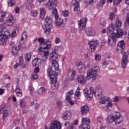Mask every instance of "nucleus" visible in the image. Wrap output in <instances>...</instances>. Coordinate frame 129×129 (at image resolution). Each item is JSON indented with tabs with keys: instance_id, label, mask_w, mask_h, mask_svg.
<instances>
[{
	"instance_id": "nucleus-38",
	"label": "nucleus",
	"mask_w": 129,
	"mask_h": 129,
	"mask_svg": "<svg viewBox=\"0 0 129 129\" xmlns=\"http://www.w3.org/2000/svg\"><path fill=\"white\" fill-rule=\"evenodd\" d=\"M8 7H15L16 6V0H8Z\"/></svg>"
},
{
	"instance_id": "nucleus-30",
	"label": "nucleus",
	"mask_w": 129,
	"mask_h": 129,
	"mask_svg": "<svg viewBox=\"0 0 129 129\" xmlns=\"http://www.w3.org/2000/svg\"><path fill=\"white\" fill-rule=\"evenodd\" d=\"M15 92L16 96H17L18 97H22V96H23V93L22 92V90L20 89V87L18 85L16 86Z\"/></svg>"
},
{
	"instance_id": "nucleus-5",
	"label": "nucleus",
	"mask_w": 129,
	"mask_h": 129,
	"mask_svg": "<svg viewBox=\"0 0 129 129\" xmlns=\"http://www.w3.org/2000/svg\"><path fill=\"white\" fill-rule=\"evenodd\" d=\"M56 71H55L52 66H49L47 70V75L49 76V78L53 84L56 83L57 81V77L55 75V72H56Z\"/></svg>"
},
{
	"instance_id": "nucleus-62",
	"label": "nucleus",
	"mask_w": 129,
	"mask_h": 129,
	"mask_svg": "<svg viewBox=\"0 0 129 129\" xmlns=\"http://www.w3.org/2000/svg\"><path fill=\"white\" fill-rule=\"evenodd\" d=\"M68 129H75V126H74V124L71 123L70 124V126L68 127Z\"/></svg>"
},
{
	"instance_id": "nucleus-64",
	"label": "nucleus",
	"mask_w": 129,
	"mask_h": 129,
	"mask_svg": "<svg viewBox=\"0 0 129 129\" xmlns=\"http://www.w3.org/2000/svg\"><path fill=\"white\" fill-rule=\"evenodd\" d=\"M8 116L9 115L8 114V113H3V115L2 116V119L3 120H5V119H6V118L8 117Z\"/></svg>"
},
{
	"instance_id": "nucleus-23",
	"label": "nucleus",
	"mask_w": 129,
	"mask_h": 129,
	"mask_svg": "<svg viewBox=\"0 0 129 129\" xmlns=\"http://www.w3.org/2000/svg\"><path fill=\"white\" fill-rule=\"evenodd\" d=\"M74 94V91L71 90L70 91H68L66 94V100L67 101H70L72 99V95Z\"/></svg>"
},
{
	"instance_id": "nucleus-32",
	"label": "nucleus",
	"mask_w": 129,
	"mask_h": 129,
	"mask_svg": "<svg viewBox=\"0 0 129 129\" xmlns=\"http://www.w3.org/2000/svg\"><path fill=\"white\" fill-rule=\"evenodd\" d=\"M121 26H122V23L121 22L119 17H117L116 19L115 22V27L117 29H120L121 28Z\"/></svg>"
},
{
	"instance_id": "nucleus-1",
	"label": "nucleus",
	"mask_w": 129,
	"mask_h": 129,
	"mask_svg": "<svg viewBox=\"0 0 129 129\" xmlns=\"http://www.w3.org/2000/svg\"><path fill=\"white\" fill-rule=\"evenodd\" d=\"M7 21L8 26H13V24L15 23V19H14V16L11 13L5 12H0V23Z\"/></svg>"
},
{
	"instance_id": "nucleus-40",
	"label": "nucleus",
	"mask_w": 129,
	"mask_h": 129,
	"mask_svg": "<svg viewBox=\"0 0 129 129\" xmlns=\"http://www.w3.org/2000/svg\"><path fill=\"white\" fill-rule=\"evenodd\" d=\"M62 117L63 118V119H64V120H67V119H70V118H71V115L68 113L63 114L62 115Z\"/></svg>"
},
{
	"instance_id": "nucleus-54",
	"label": "nucleus",
	"mask_w": 129,
	"mask_h": 129,
	"mask_svg": "<svg viewBox=\"0 0 129 129\" xmlns=\"http://www.w3.org/2000/svg\"><path fill=\"white\" fill-rule=\"evenodd\" d=\"M61 39L58 37H55L54 39V42L55 44H59V43H61Z\"/></svg>"
},
{
	"instance_id": "nucleus-51",
	"label": "nucleus",
	"mask_w": 129,
	"mask_h": 129,
	"mask_svg": "<svg viewBox=\"0 0 129 129\" xmlns=\"http://www.w3.org/2000/svg\"><path fill=\"white\" fill-rule=\"evenodd\" d=\"M7 111H8V110L7 109V108H6L5 107L1 108L0 109L1 113H6Z\"/></svg>"
},
{
	"instance_id": "nucleus-50",
	"label": "nucleus",
	"mask_w": 129,
	"mask_h": 129,
	"mask_svg": "<svg viewBox=\"0 0 129 129\" xmlns=\"http://www.w3.org/2000/svg\"><path fill=\"white\" fill-rule=\"evenodd\" d=\"M110 61L105 60L103 62V66H108L110 65Z\"/></svg>"
},
{
	"instance_id": "nucleus-39",
	"label": "nucleus",
	"mask_w": 129,
	"mask_h": 129,
	"mask_svg": "<svg viewBox=\"0 0 129 129\" xmlns=\"http://www.w3.org/2000/svg\"><path fill=\"white\" fill-rule=\"evenodd\" d=\"M19 104L21 108H25L27 106V102L24 100H20Z\"/></svg>"
},
{
	"instance_id": "nucleus-26",
	"label": "nucleus",
	"mask_w": 129,
	"mask_h": 129,
	"mask_svg": "<svg viewBox=\"0 0 129 129\" xmlns=\"http://www.w3.org/2000/svg\"><path fill=\"white\" fill-rule=\"evenodd\" d=\"M114 25L110 24L107 29V33L108 35H112L114 34Z\"/></svg>"
},
{
	"instance_id": "nucleus-10",
	"label": "nucleus",
	"mask_w": 129,
	"mask_h": 129,
	"mask_svg": "<svg viewBox=\"0 0 129 129\" xmlns=\"http://www.w3.org/2000/svg\"><path fill=\"white\" fill-rule=\"evenodd\" d=\"M125 48V45L124 44V41L123 40L120 41L117 46L116 52L118 54H121L123 53V51Z\"/></svg>"
},
{
	"instance_id": "nucleus-6",
	"label": "nucleus",
	"mask_w": 129,
	"mask_h": 129,
	"mask_svg": "<svg viewBox=\"0 0 129 129\" xmlns=\"http://www.w3.org/2000/svg\"><path fill=\"white\" fill-rule=\"evenodd\" d=\"M38 42L40 43L39 46L41 48H45V49H51L52 46L51 45V42L49 40H46L45 42H44L43 38H39L38 39Z\"/></svg>"
},
{
	"instance_id": "nucleus-12",
	"label": "nucleus",
	"mask_w": 129,
	"mask_h": 129,
	"mask_svg": "<svg viewBox=\"0 0 129 129\" xmlns=\"http://www.w3.org/2000/svg\"><path fill=\"white\" fill-rule=\"evenodd\" d=\"M87 23V18H82L81 20H80L78 22V26L80 30H81L82 31L84 30L85 28H86Z\"/></svg>"
},
{
	"instance_id": "nucleus-28",
	"label": "nucleus",
	"mask_w": 129,
	"mask_h": 129,
	"mask_svg": "<svg viewBox=\"0 0 129 129\" xmlns=\"http://www.w3.org/2000/svg\"><path fill=\"white\" fill-rule=\"evenodd\" d=\"M107 123H112V125H113V121H114V116L112 114H110L108 116L106 120Z\"/></svg>"
},
{
	"instance_id": "nucleus-4",
	"label": "nucleus",
	"mask_w": 129,
	"mask_h": 129,
	"mask_svg": "<svg viewBox=\"0 0 129 129\" xmlns=\"http://www.w3.org/2000/svg\"><path fill=\"white\" fill-rule=\"evenodd\" d=\"M100 71L99 67L94 66L92 67L90 73L87 74L88 79H92V80H95L96 74Z\"/></svg>"
},
{
	"instance_id": "nucleus-7",
	"label": "nucleus",
	"mask_w": 129,
	"mask_h": 129,
	"mask_svg": "<svg viewBox=\"0 0 129 129\" xmlns=\"http://www.w3.org/2000/svg\"><path fill=\"white\" fill-rule=\"evenodd\" d=\"M100 103H101V104H104L106 103L107 108L109 109V107H112L114 102L113 100L112 101L110 100V98L109 97H103L100 101Z\"/></svg>"
},
{
	"instance_id": "nucleus-34",
	"label": "nucleus",
	"mask_w": 129,
	"mask_h": 129,
	"mask_svg": "<svg viewBox=\"0 0 129 129\" xmlns=\"http://www.w3.org/2000/svg\"><path fill=\"white\" fill-rule=\"evenodd\" d=\"M86 34L87 36H94L95 35V31L91 28H89L86 30Z\"/></svg>"
},
{
	"instance_id": "nucleus-31",
	"label": "nucleus",
	"mask_w": 129,
	"mask_h": 129,
	"mask_svg": "<svg viewBox=\"0 0 129 129\" xmlns=\"http://www.w3.org/2000/svg\"><path fill=\"white\" fill-rule=\"evenodd\" d=\"M74 12L75 14L80 13V7H79V2H76L74 6Z\"/></svg>"
},
{
	"instance_id": "nucleus-17",
	"label": "nucleus",
	"mask_w": 129,
	"mask_h": 129,
	"mask_svg": "<svg viewBox=\"0 0 129 129\" xmlns=\"http://www.w3.org/2000/svg\"><path fill=\"white\" fill-rule=\"evenodd\" d=\"M42 64V59L40 58H35L32 61L33 67H39Z\"/></svg>"
},
{
	"instance_id": "nucleus-14",
	"label": "nucleus",
	"mask_w": 129,
	"mask_h": 129,
	"mask_svg": "<svg viewBox=\"0 0 129 129\" xmlns=\"http://www.w3.org/2000/svg\"><path fill=\"white\" fill-rule=\"evenodd\" d=\"M89 44H90L91 52H95L96 46L99 44V41L98 40H93L92 41H89Z\"/></svg>"
},
{
	"instance_id": "nucleus-37",
	"label": "nucleus",
	"mask_w": 129,
	"mask_h": 129,
	"mask_svg": "<svg viewBox=\"0 0 129 129\" xmlns=\"http://www.w3.org/2000/svg\"><path fill=\"white\" fill-rule=\"evenodd\" d=\"M45 22L47 24V25H53V19L50 17H47L45 18Z\"/></svg>"
},
{
	"instance_id": "nucleus-47",
	"label": "nucleus",
	"mask_w": 129,
	"mask_h": 129,
	"mask_svg": "<svg viewBox=\"0 0 129 129\" xmlns=\"http://www.w3.org/2000/svg\"><path fill=\"white\" fill-rule=\"evenodd\" d=\"M128 51H126L124 52V53H122V58L125 60H127V57H128Z\"/></svg>"
},
{
	"instance_id": "nucleus-19",
	"label": "nucleus",
	"mask_w": 129,
	"mask_h": 129,
	"mask_svg": "<svg viewBox=\"0 0 129 129\" xmlns=\"http://www.w3.org/2000/svg\"><path fill=\"white\" fill-rule=\"evenodd\" d=\"M108 42L110 46H112V45H115V43L117 42V39L112 34L111 36L108 37Z\"/></svg>"
},
{
	"instance_id": "nucleus-9",
	"label": "nucleus",
	"mask_w": 129,
	"mask_h": 129,
	"mask_svg": "<svg viewBox=\"0 0 129 129\" xmlns=\"http://www.w3.org/2000/svg\"><path fill=\"white\" fill-rule=\"evenodd\" d=\"M66 22H67V18H64L63 19L61 18L58 17L57 18H55L54 23L57 27L62 28L65 26Z\"/></svg>"
},
{
	"instance_id": "nucleus-42",
	"label": "nucleus",
	"mask_w": 129,
	"mask_h": 129,
	"mask_svg": "<svg viewBox=\"0 0 129 129\" xmlns=\"http://www.w3.org/2000/svg\"><path fill=\"white\" fill-rule=\"evenodd\" d=\"M127 64V59H124L122 58L121 67H122V68H125V67H126Z\"/></svg>"
},
{
	"instance_id": "nucleus-49",
	"label": "nucleus",
	"mask_w": 129,
	"mask_h": 129,
	"mask_svg": "<svg viewBox=\"0 0 129 129\" xmlns=\"http://www.w3.org/2000/svg\"><path fill=\"white\" fill-rule=\"evenodd\" d=\"M105 0H100L98 3V6L100 8H102L104 4H105Z\"/></svg>"
},
{
	"instance_id": "nucleus-2",
	"label": "nucleus",
	"mask_w": 129,
	"mask_h": 129,
	"mask_svg": "<svg viewBox=\"0 0 129 129\" xmlns=\"http://www.w3.org/2000/svg\"><path fill=\"white\" fill-rule=\"evenodd\" d=\"M60 58H61V56H60L57 53L52 52V53H50L49 59L51 61V65L54 69L55 70V71H58L59 69V63H58V61H59Z\"/></svg>"
},
{
	"instance_id": "nucleus-21",
	"label": "nucleus",
	"mask_w": 129,
	"mask_h": 129,
	"mask_svg": "<svg viewBox=\"0 0 129 129\" xmlns=\"http://www.w3.org/2000/svg\"><path fill=\"white\" fill-rule=\"evenodd\" d=\"M77 81L79 82V83H80L83 85L84 84H85V83H86V78H85L84 76L78 75L77 77Z\"/></svg>"
},
{
	"instance_id": "nucleus-56",
	"label": "nucleus",
	"mask_w": 129,
	"mask_h": 129,
	"mask_svg": "<svg viewBox=\"0 0 129 129\" xmlns=\"http://www.w3.org/2000/svg\"><path fill=\"white\" fill-rule=\"evenodd\" d=\"M122 1V0H114L113 2V6H117Z\"/></svg>"
},
{
	"instance_id": "nucleus-45",
	"label": "nucleus",
	"mask_w": 129,
	"mask_h": 129,
	"mask_svg": "<svg viewBox=\"0 0 129 129\" xmlns=\"http://www.w3.org/2000/svg\"><path fill=\"white\" fill-rule=\"evenodd\" d=\"M61 15L63 17H67L68 16H69V11L66 10H63L61 12Z\"/></svg>"
},
{
	"instance_id": "nucleus-35",
	"label": "nucleus",
	"mask_w": 129,
	"mask_h": 129,
	"mask_svg": "<svg viewBox=\"0 0 129 129\" xmlns=\"http://www.w3.org/2000/svg\"><path fill=\"white\" fill-rule=\"evenodd\" d=\"M30 15L33 18H37L38 15H39V12H38L37 9H33L31 11Z\"/></svg>"
},
{
	"instance_id": "nucleus-29",
	"label": "nucleus",
	"mask_w": 129,
	"mask_h": 129,
	"mask_svg": "<svg viewBox=\"0 0 129 129\" xmlns=\"http://www.w3.org/2000/svg\"><path fill=\"white\" fill-rule=\"evenodd\" d=\"M81 111L82 113H88L89 112V107L88 105H85L81 107Z\"/></svg>"
},
{
	"instance_id": "nucleus-33",
	"label": "nucleus",
	"mask_w": 129,
	"mask_h": 129,
	"mask_svg": "<svg viewBox=\"0 0 129 129\" xmlns=\"http://www.w3.org/2000/svg\"><path fill=\"white\" fill-rule=\"evenodd\" d=\"M46 15V9L44 7L40 8V17L41 19H44Z\"/></svg>"
},
{
	"instance_id": "nucleus-48",
	"label": "nucleus",
	"mask_w": 129,
	"mask_h": 129,
	"mask_svg": "<svg viewBox=\"0 0 129 129\" xmlns=\"http://www.w3.org/2000/svg\"><path fill=\"white\" fill-rule=\"evenodd\" d=\"M124 28L125 30H128L129 29V21L125 20L124 24Z\"/></svg>"
},
{
	"instance_id": "nucleus-46",
	"label": "nucleus",
	"mask_w": 129,
	"mask_h": 129,
	"mask_svg": "<svg viewBox=\"0 0 129 129\" xmlns=\"http://www.w3.org/2000/svg\"><path fill=\"white\" fill-rule=\"evenodd\" d=\"M94 58H95V61H96V62H99L101 59V55L96 54L95 55Z\"/></svg>"
},
{
	"instance_id": "nucleus-20",
	"label": "nucleus",
	"mask_w": 129,
	"mask_h": 129,
	"mask_svg": "<svg viewBox=\"0 0 129 129\" xmlns=\"http://www.w3.org/2000/svg\"><path fill=\"white\" fill-rule=\"evenodd\" d=\"M116 32L114 33L112 35L117 39H119V38H122L123 36V30L122 29H117Z\"/></svg>"
},
{
	"instance_id": "nucleus-25",
	"label": "nucleus",
	"mask_w": 129,
	"mask_h": 129,
	"mask_svg": "<svg viewBox=\"0 0 129 129\" xmlns=\"http://www.w3.org/2000/svg\"><path fill=\"white\" fill-rule=\"evenodd\" d=\"M21 50V46H17L16 47H13L12 48V54L14 56H16V57L19 56V51Z\"/></svg>"
},
{
	"instance_id": "nucleus-16",
	"label": "nucleus",
	"mask_w": 129,
	"mask_h": 129,
	"mask_svg": "<svg viewBox=\"0 0 129 129\" xmlns=\"http://www.w3.org/2000/svg\"><path fill=\"white\" fill-rule=\"evenodd\" d=\"M42 28L44 30V33L48 35L50 34V33H51V30H52V29H53V25L43 24L42 25Z\"/></svg>"
},
{
	"instance_id": "nucleus-27",
	"label": "nucleus",
	"mask_w": 129,
	"mask_h": 129,
	"mask_svg": "<svg viewBox=\"0 0 129 129\" xmlns=\"http://www.w3.org/2000/svg\"><path fill=\"white\" fill-rule=\"evenodd\" d=\"M27 36H28V33L27 32H24L22 34V37L20 41V44L23 45L25 42H26V40H27Z\"/></svg>"
},
{
	"instance_id": "nucleus-61",
	"label": "nucleus",
	"mask_w": 129,
	"mask_h": 129,
	"mask_svg": "<svg viewBox=\"0 0 129 129\" xmlns=\"http://www.w3.org/2000/svg\"><path fill=\"white\" fill-rule=\"evenodd\" d=\"M71 123H70V122L69 121H66L65 123H64V126L65 127H66L67 128H68V127H69V126H70V124Z\"/></svg>"
},
{
	"instance_id": "nucleus-44",
	"label": "nucleus",
	"mask_w": 129,
	"mask_h": 129,
	"mask_svg": "<svg viewBox=\"0 0 129 129\" xmlns=\"http://www.w3.org/2000/svg\"><path fill=\"white\" fill-rule=\"evenodd\" d=\"M52 15L54 16L55 19L59 18V15H58V11L57 9H54L52 11Z\"/></svg>"
},
{
	"instance_id": "nucleus-41",
	"label": "nucleus",
	"mask_w": 129,
	"mask_h": 129,
	"mask_svg": "<svg viewBox=\"0 0 129 129\" xmlns=\"http://www.w3.org/2000/svg\"><path fill=\"white\" fill-rule=\"evenodd\" d=\"M31 57L32 56L30 53H26L25 54V59L26 61H27V62H30V61H31Z\"/></svg>"
},
{
	"instance_id": "nucleus-58",
	"label": "nucleus",
	"mask_w": 129,
	"mask_h": 129,
	"mask_svg": "<svg viewBox=\"0 0 129 129\" xmlns=\"http://www.w3.org/2000/svg\"><path fill=\"white\" fill-rule=\"evenodd\" d=\"M11 36L14 38V37H16L17 36V31L15 30V29H13L12 33Z\"/></svg>"
},
{
	"instance_id": "nucleus-22",
	"label": "nucleus",
	"mask_w": 129,
	"mask_h": 129,
	"mask_svg": "<svg viewBox=\"0 0 129 129\" xmlns=\"http://www.w3.org/2000/svg\"><path fill=\"white\" fill-rule=\"evenodd\" d=\"M122 121V117L120 115L114 116L113 125H117Z\"/></svg>"
},
{
	"instance_id": "nucleus-60",
	"label": "nucleus",
	"mask_w": 129,
	"mask_h": 129,
	"mask_svg": "<svg viewBox=\"0 0 129 129\" xmlns=\"http://www.w3.org/2000/svg\"><path fill=\"white\" fill-rule=\"evenodd\" d=\"M7 27H8V24H7L6 23H3L1 25V29H2V30H4V29H6V28H7Z\"/></svg>"
},
{
	"instance_id": "nucleus-11",
	"label": "nucleus",
	"mask_w": 129,
	"mask_h": 129,
	"mask_svg": "<svg viewBox=\"0 0 129 129\" xmlns=\"http://www.w3.org/2000/svg\"><path fill=\"white\" fill-rule=\"evenodd\" d=\"M58 2L57 0H49L47 4H45V6L48 10H53L56 8Z\"/></svg>"
},
{
	"instance_id": "nucleus-18",
	"label": "nucleus",
	"mask_w": 129,
	"mask_h": 129,
	"mask_svg": "<svg viewBox=\"0 0 129 129\" xmlns=\"http://www.w3.org/2000/svg\"><path fill=\"white\" fill-rule=\"evenodd\" d=\"M77 68L78 69L80 73H83L85 72L86 68H85V64L83 62H79L77 64Z\"/></svg>"
},
{
	"instance_id": "nucleus-57",
	"label": "nucleus",
	"mask_w": 129,
	"mask_h": 129,
	"mask_svg": "<svg viewBox=\"0 0 129 129\" xmlns=\"http://www.w3.org/2000/svg\"><path fill=\"white\" fill-rule=\"evenodd\" d=\"M89 90L90 92V94H92V95H93V94H95L96 92L95 91H94V89H93V88L90 87Z\"/></svg>"
},
{
	"instance_id": "nucleus-24",
	"label": "nucleus",
	"mask_w": 129,
	"mask_h": 129,
	"mask_svg": "<svg viewBox=\"0 0 129 129\" xmlns=\"http://www.w3.org/2000/svg\"><path fill=\"white\" fill-rule=\"evenodd\" d=\"M83 94L84 96H87V99H88V100H91L93 97L92 94L88 93V89L87 88H85L83 90Z\"/></svg>"
},
{
	"instance_id": "nucleus-3",
	"label": "nucleus",
	"mask_w": 129,
	"mask_h": 129,
	"mask_svg": "<svg viewBox=\"0 0 129 129\" xmlns=\"http://www.w3.org/2000/svg\"><path fill=\"white\" fill-rule=\"evenodd\" d=\"M11 37V33L9 31H5L3 30L0 31V45L4 46L7 44L8 39Z\"/></svg>"
},
{
	"instance_id": "nucleus-43",
	"label": "nucleus",
	"mask_w": 129,
	"mask_h": 129,
	"mask_svg": "<svg viewBox=\"0 0 129 129\" xmlns=\"http://www.w3.org/2000/svg\"><path fill=\"white\" fill-rule=\"evenodd\" d=\"M38 92L39 94L43 95L45 92H46V88L44 87H41L39 89H38Z\"/></svg>"
},
{
	"instance_id": "nucleus-36",
	"label": "nucleus",
	"mask_w": 129,
	"mask_h": 129,
	"mask_svg": "<svg viewBox=\"0 0 129 129\" xmlns=\"http://www.w3.org/2000/svg\"><path fill=\"white\" fill-rule=\"evenodd\" d=\"M75 98L76 99H80L81 96V93L80 92V89L78 88L75 92Z\"/></svg>"
},
{
	"instance_id": "nucleus-59",
	"label": "nucleus",
	"mask_w": 129,
	"mask_h": 129,
	"mask_svg": "<svg viewBox=\"0 0 129 129\" xmlns=\"http://www.w3.org/2000/svg\"><path fill=\"white\" fill-rule=\"evenodd\" d=\"M97 120H98V121H99V122H102V121H103V120H104L103 117L101 116H98L97 117Z\"/></svg>"
},
{
	"instance_id": "nucleus-52",
	"label": "nucleus",
	"mask_w": 129,
	"mask_h": 129,
	"mask_svg": "<svg viewBox=\"0 0 129 129\" xmlns=\"http://www.w3.org/2000/svg\"><path fill=\"white\" fill-rule=\"evenodd\" d=\"M10 46L13 48L16 47V42H15V40H12L10 42Z\"/></svg>"
},
{
	"instance_id": "nucleus-53",
	"label": "nucleus",
	"mask_w": 129,
	"mask_h": 129,
	"mask_svg": "<svg viewBox=\"0 0 129 129\" xmlns=\"http://www.w3.org/2000/svg\"><path fill=\"white\" fill-rule=\"evenodd\" d=\"M114 18H115V15H114V13H111L109 17V21H113V19H114Z\"/></svg>"
},
{
	"instance_id": "nucleus-55",
	"label": "nucleus",
	"mask_w": 129,
	"mask_h": 129,
	"mask_svg": "<svg viewBox=\"0 0 129 129\" xmlns=\"http://www.w3.org/2000/svg\"><path fill=\"white\" fill-rule=\"evenodd\" d=\"M18 59H19V65H23V60L24 59L23 58V57L22 56H19L18 57Z\"/></svg>"
},
{
	"instance_id": "nucleus-15",
	"label": "nucleus",
	"mask_w": 129,
	"mask_h": 129,
	"mask_svg": "<svg viewBox=\"0 0 129 129\" xmlns=\"http://www.w3.org/2000/svg\"><path fill=\"white\" fill-rule=\"evenodd\" d=\"M49 129H62L61 123L58 121H52Z\"/></svg>"
},
{
	"instance_id": "nucleus-8",
	"label": "nucleus",
	"mask_w": 129,
	"mask_h": 129,
	"mask_svg": "<svg viewBox=\"0 0 129 129\" xmlns=\"http://www.w3.org/2000/svg\"><path fill=\"white\" fill-rule=\"evenodd\" d=\"M82 124H81L79 129H90V119L89 118H82Z\"/></svg>"
},
{
	"instance_id": "nucleus-13",
	"label": "nucleus",
	"mask_w": 129,
	"mask_h": 129,
	"mask_svg": "<svg viewBox=\"0 0 129 129\" xmlns=\"http://www.w3.org/2000/svg\"><path fill=\"white\" fill-rule=\"evenodd\" d=\"M48 50H50V49L41 47V48H40L38 54L39 55H41V56H42V57H44V56L45 57V60H47V59H48L47 56H48L50 53V51Z\"/></svg>"
},
{
	"instance_id": "nucleus-63",
	"label": "nucleus",
	"mask_w": 129,
	"mask_h": 129,
	"mask_svg": "<svg viewBox=\"0 0 129 129\" xmlns=\"http://www.w3.org/2000/svg\"><path fill=\"white\" fill-rule=\"evenodd\" d=\"M56 105L58 107H61L62 106V102L61 101H57L56 102Z\"/></svg>"
}]
</instances>
